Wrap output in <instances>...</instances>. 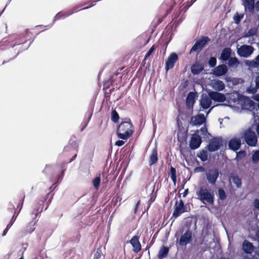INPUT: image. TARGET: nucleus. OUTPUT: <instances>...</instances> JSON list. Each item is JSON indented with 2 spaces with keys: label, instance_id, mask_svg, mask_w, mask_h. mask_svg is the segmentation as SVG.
I'll return each instance as SVG.
<instances>
[{
  "label": "nucleus",
  "instance_id": "nucleus-31",
  "mask_svg": "<svg viewBox=\"0 0 259 259\" xmlns=\"http://www.w3.org/2000/svg\"><path fill=\"white\" fill-rule=\"evenodd\" d=\"M194 103V95L192 93H190L186 99L187 106L190 108L192 107Z\"/></svg>",
  "mask_w": 259,
  "mask_h": 259
},
{
  "label": "nucleus",
  "instance_id": "nucleus-2",
  "mask_svg": "<svg viewBox=\"0 0 259 259\" xmlns=\"http://www.w3.org/2000/svg\"><path fill=\"white\" fill-rule=\"evenodd\" d=\"M198 199L203 204L205 202L210 204L214 203V193L212 191L204 187H200L196 192Z\"/></svg>",
  "mask_w": 259,
  "mask_h": 259
},
{
  "label": "nucleus",
  "instance_id": "nucleus-15",
  "mask_svg": "<svg viewBox=\"0 0 259 259\" xmlns=\"http://www.w3.org/2000/svg\"><path fill=\"white\" fill-rule=\"evenodd\" d=\"M209 85L213 90L218 92L223 91L225 88V83L219 79L211 80Z\"/></svg>",
  "mask_w": 259,
  "mask_h": 259
},
{
  "label": "nucleus",
  "instance_id": "nucleus-39",
  "mask_svg": "<svg viewBox=\"0 0 259 259\" xmlns=\"http://www.w3.org/2000/svg\"><path fill=\"white\" fill-rule=\"evenodd\" d=\"M252 161L254 163L259 161V150L255 151L252 156Z\"/></svg>",
  "mask_w": 259,
  "mask_h": 259
},
{
  "label": "nucleus",
  "instance_id": "nucleus-40",
  "mask_svg": "<svg viewBox=\"0 0 259 259\" xmlns=\"http://www.w3.org/2000/svg\"><path fill=\"white\" fill-rule=\"evenodd\" d=\"M256 34V30L254 29H251L246 32L244 35V37L252 36Z\"/></svg>",
  "mask_w": 259,
  "mask_h": 259
},
{
  "label": "nucleus",
  "instance_id": "nucleus-21",
  "mask_svg": "<svg viewBox=\"0 0 259 259\" xmlns=\"http://www.w3.org/2000/svg\"><path fill=\"white\" fill-rule=\"evenodd\" d=\"M243 5L245 10H248L251 14L254 12V0H243Z\"/></svg>",
  "mask_w": 259,
  "mask_h": 259
},
{
  "label": "nucleus",
  "instance_id": "nucleus-36",
  "mask_svg": "<svg viewBox=\"0 0 259 259\" xmlns=\"http://www.w3.org/2000/svg\"><path fill=\"white\" fill-rule=\"evenodd\" d=\"M101 182V179L100 176L97 177L93 180V184L96 190H98L99 188Z\"/></svg>",
  "mask_w": 259,
  "mask_h": 259
},
{
  "label": "nucleus",
  "instance_id": "nucleus-53",
  "mask_svg": "<svg viewBox=\"0 0 259 259\" xmlns=\"http://www.w3.org/2000/svg\"><path fill=\"white\" fill-rule=\"evenodd\" d=\"M254 9L257 12H259V1L256 2L255 4H254Z\"/></svg>",
  "mask_w": 259,
  "mask_h": 259
},
{
  "label": "nucleus",
  "instance_id": "nucleus-14",
  "mask_svg": "<svg viewBox=\"0 0 259 259\" xmlns=\"http://www.w3.org/2000/svg\"><path fill=\"white\" fill-rule=\"evenodd\" d=\"M241 145V139L240 137H234L232 138L229 142V147L233 151L238 150Z\"/></svg>",
  "mask_w": 259,
  "mask_h": 259
},
{
  "label": "nucleus",
  "instance_id": "nucleus-4",
  "mask_svg": "<svg viewBox=\"0 0 259 259\" xmlns=\"http://www.w3.org/2000/svg\"><path fill=\"white\" fill-rule=\"evenodd\" d=\"M244 141L246 144L251 147L256 146L257 138L254 132L250 129H248L244 131L243 134Z\"/></svg>",
  "mask_w": 259,
  "mask_h": 259
},
{
  "label": "nucleus",
  "instance_id": "nucleus-6",
  "mask_svg": "<svg viewBox=\"0 0 259 259\" xmlns=\"http://www.w3.org/2000/svg\"><path fill=\"white\" fill-rule=\"evenodd\" d=\"M254 50L251 46L244 45L237 48V53L241 57L248 58L252 54Z\"/></svg>",
  "mask_w": 259,
  "mask_h": 259
},
{
  "label": "nucleus",
  "instance_id": "nucleus-32",
  "mask_svg": "<svg viewBox=\"0 0 259 259\" xmlns=\"http://www.w3.org/2000/svg\"><path fill=\"white\" fill-rule=\"evenodd\" d=\"M36 222L37 221H32L27 224L25 228L26 233L31 234L33 232L35 229L34 226Z\"/></svg>",
  "mask_w": 259,
  "mask_h": 259
},
{
  "label": "nucleus",
  "instance_id": "nucleus-12",
  "mask_svg": "<svg viewBox=\"0 0 259 259\" xmlns=\"http://www.w3.org/2000/svg\"><path fill=\"white\" fill-rule=\"evenodd\" d=\"M212 103V100L209 96V94L207 95L205 94H203L201 96L200 100V105L201 108L203 109H206L209 108Z\"/></svg>",
  "mask_w": 259,
  "mask_h": 259
},
{
  "label": "nucleus",
  "instance_id": "nucleus-10",
  "mask_svg": "<svg viewBox=\"0 0 259 259\" xmlns=\"http://www.w3.org/2000/svg\"><path fill=\"white\" fill-rule=\"evenodd\" d=\"M186 211V207L185 206L182 200L177 201L175 205V209L172 213V216L175 218L178 217L181 214Z\"/></svg>",
  "mask_w": 259,
  "mask_h": 259
},
{
  "label": "nucleus",
  "instance_id": "nucleus-46",
  "mask_svg": "<svg viewBox=\"0 0 259 259\" xmlns=\"http://www.w3.org/2000/svg\"><path fill=\"white\" fill-rule=\"evenodd\" d=\"M201 132V134L204 136H206L208 134L207 129L205 126L202 127L199 132Z\"/></svg>",
  "mask_w": 259,
  "mask_h": 259
},
{
  "label": "nucleus",
  "instance_id": "nucleus-33",
  "mask_svg": "<svg viewBox=\"0 0 259 259\" xmlns=\"http://www.w3.org/2000/svg\"><path fill=\"white\" fill-rule=\"evenodd\" d=\"M231 178L232 182L236 186L237 188L241 187L242 185L241 181L238 176H231Z\"/></svg>",
  "mask_w": 259,
  "mask_h": 259
},
{
  "label": "nucleus",
  "instance_id": "nucleus-38",
  "mask_svg": "<svg viewBox=\"0 0 259 259\" xmlns=\"http://www.w3.org/2000/svg\"><path fill=\"white\" fill-rule=\"evenodd\" d=\"M219 198L221 200H224L226 198V195L225 191L223 189H220L218 191Z\"/></svg>",
  "mask_w": 259,
  "mask_h": 259
},
{
  "label": "nucleus",
  "instance_id": "nucleus-55",
  "mask_svg": "<svg viewBox=\"0 0 259 259\" xmlns=\"http://www.w3.org/2000/svg\"><path fill=\"white\" fill-rule=\"evenodd\" d=\"M10 228H8V226H7V228L4 230V231L3 232V233L2 235L3 236H4L6 235V234L7 233V232Z\"/></svg>",
  "mask_w": 259,
  "mask_h": 259
},
{
  "label": "nucleus",
  "instance_id": "nucleus-62",
  "mask_svg": "<svg viewBox=\"0 0 259 259\" xmlns=\"http://www.w3.org/2000/svg\"><path fill=\"white\" fill-rule=\"evenodd\" d=\"M212 108H213V107H212L211 108H210V109L209 110V111H208L207 112V114H208L210 112Z\"/></svg>",
  "mask_w": 259,
  "mask_h": 259
},
{
  "label": "nucleus",
  "instance_id": "nucleus-28",
  "mask_svg": "<svg viewBox=\"0 0 259 259\" xmlns=\"http://www.w3.org/2000/svg\"><path fill=\"white\" fill-rule=\"evenodd\" d=\"M242 249L245 253H251L253 251L254 247L251 243L245 240L242 244Z\"/></svg>",
  "mask_w": 259,
  "mask_h": 259
},
{
  "label": "nucleus",
  "instance_id": "nucleus-37",
  "mask_svg": "<svg viewBox=\"0 0 259 259\" xmlns=\"http://www.w3.org/2000/svg\"><path fill=\"white\" fill-rule=\"evenodd\" d=\"M244 14H238V13L234 16V20L236 24H239L241 20L243 19Z\"/></svg>",
  "mask_w": 259,
  "mask_h": 259
},
{
  "label": "nucleus",
  "instance_id": "nucleus-17",
  "mask_svg": "<svg viewBox=\"0 0 259 259\" xmlns=\"http://www.w3.org/2000/svg\"><path fill=\"white\" fill-rule=\"evenodd\" d=\"M208 93L211 100L214 101L222 102L225 101L226 99L224 94L219 93L218 92L211 91Z\"/></svg>",
  "mask_w": 259,
  "mask_h": 259
},
{
  "label": "nucleus",
  "instance_id": "nucleus-34",
  "mask_svg": "<svg viewBox=\"0 0 259 259\" xmlns=\"http://www.w3.org/2000/svg\"><path fill=\"white\" fill-rule=\"evenodd\" d=\"M170 178L172 180V182L174 184H176L177 181V177H176V169L171 166L170 168Z\"/></svg>",
  "mask_w": 259,
  "mask_h": 259
},
{
  "label": "nucleus",
  "instance_id": "nucleus-18",
  "mask_svg": "<svg viewBox=\"0 0 259 259\" xmlns=\"http://www.w3.org/2000/svg\"><path fill=\"white\" fill-rule=\"evenodd\" d=\"M227 71L228 69L226 65H220L213 69V74L216 76H220L225 74Z\"/></svg>",
  "mask_w": 259,
  "mask_h": 259
},
{
  "label": "nucleus",
  "instance_id": "nucleus-52",
  "mask_svg": "<svg viewBox=\"0 0 259 259\" xmlns=\"http://www.w3.org/2000/svg\"><path fill=\"white\" fill-rule=\"evenodd\" d=\"M254 205L255 208L259 209V199H255L254 201Z\"/></svg>",
  "mask_w": 259,
  "mask_h": 259
},
{
  "label": "nucleus",
  "instance_id": "nucleus-26",
  "mask_svg": "<svg viewBox=\"0 0 259 259\" xmlns=\"http://www.w3.org/2000/svg\"><path fill=\"white\" fill-rule=\"evenodd\" d=\"M228 61V65L230 68L236 69L240 64V62L236 57H231Z\"/></svg>",
  "mask_w": 259,
  "mask_h": 259
},
{
  "label": "nucleus",
  "instance_id": "nucleus-11",
  "mask_svg": "<svg viewBox=\"0 0 259 259\" xmlns=\"http://www.w3.org/2000/svg\"><path fill=\"white\" fill-rule=\"evenodd\" d=\"M178 59V56L176 53H172L170 54L165 62V70L167 71L173 68Z\"/></svg>",
  "mask_w": 259,
  "mask_h": 259
},
{
  "label": "nucleus",
  "instance_id": "nucleus-8",
  "mask_svg": "<svg viewBox=\"0 0 259 259\" xmlns=\"http://www.w3.org/2000/svg\"><path fill=\"white\" fill-rule=\"evenodd\" d=\"M209 38L207 37H203L202 38L197 40L191 48L190 53L193 52H199L207 42Z\"/></svg>",
  "mask_w": 259,
  "mask_h": 259
},
{
  "label": "nucleus",
  "instance_id": "nucleus-42",
  "mask_svg": "<svg viewBox=\"0 0 259 259\" xmlns=\"http://www.w3.org/2000/svg\"><path fill=\"white\" fill-rule=\"evenodd\" d=\"M217 64V59L215 57H211L208 61L210 67H214Z\"/></svg>",
  "mask_w": 259,
  "mask_h": 259
},
{
  "label": "nucleus",
  "instance_id": "nucleus-43",
  "mask_svg": "<svg viewBox=\"0 0 259 259\" xmlns=\"http://www.w3.org/2000/svg\"><path fill=\"white\" fill-rule=\"evenodd\" d=\"M102 255L101 249L99 248L97 249L96 253L94 254V259H99Z\"/></svg>",
  "mask_w": 259,
  "mask_h": 259
},
{
  "label": "nucleus",
  "instance_id": "nucleus-41",
  "mask_svg": "<svg viewBox=\"0 0 259 259\" xmlns=\"http://www.w3.org/2000/svg\"><path fill=\"white\" fill-rule=\"evenodd\" d=\"M119 119V115L118 113L115 111H113L112 112V120L116 123Z\"/></svg>",
  "mask_w": 259,
  "mask_h": 259
},
{
  "label": "nucleus",
  "instance_id": "nucleus-16",
  "mask_svg": "<svg viewBox=\"0 0 259 259\" xmlns=\"http://www.w3.org/2000/svg\"><path fill=\"white\" fill-rule=\"evenodd\" d=\"M222 146L221 140L219 139H214L211 141L208 145V150L210 152H214L218 150Z\"/></svg>",
  "mask_w": 259,
  "mask_h": 259
},
{
  "label": "nucleus",
  "instance_id": "nucleus-56",
  "mask_svg": "<svg viewBox=\"0 0 259 259\" xmlns=\"http://www.w3.org/2000/svg\"><path fill=\"white\" fill-rule=\"evenodd\" d=\"M188 189H186L185 190V191L184 192V193H183V197H186L187 196V195L188 194Z\"/></svg>",
  "mask_w": 259,
  "mask_h": 259
},
{
  "label": "nucleus",
  "instance_id": "nucleus-50",
  "mask_svg": "<svg viewBox=\"0 0 259 259\" xmlns=\"http://www.w3.org/2000/svg\"><path fill=\"white\" fill-rule=\"evenodd\" d=\"M124 142L122 140H118L115 142V145L117 146H121L124 144Z\"/></svg>",
  "mask_w": 259,
  "mask_h": 259
},
{
  "label": "nucleus",
  "instance_id": "nucleus-63",
  "mask_svg": "<svg viewBox=\"0 0 259 259\" xmlns=\"http://www.w3.org/2000/svg\"><path fill=\"white\" fill-rule=\"evenodd\" d=\"M19 259H24L23 256L22 255L21 257H20Z\"/></svg>",
  "mask_w": 259,
  "mask_h": 259
},
{
  "label": "nucleus",
  "instance_id": "nucleus-44",
  "mask_svg": "<svg viewBox=\"0 0 259 259\" xmlns=\"http://www.w3.org/2000/svg\"><path fill=\"white\" fill-rule=\"evenodd\" d=\"M41 210H42L41 209L40 210H39V208L34 209V210L32 213V219L33 220L35 219L36 218L38 214L41 212Z\"/></svg>",
  "mask_w": 259,
  "mask_h": 259
},
{
  "label": "nucleus",
  "instance_id": "nucleus-51",
  "mask_svg": "<svg viewBox=\"0 0 259 259\" xmlns=\"http://www.w3.org/2000/svg\"><path fill=\"white\" fill-rule=\"evenodd\" d=\"M245 155V152L244 151H241L237 153V157L244 156Z\"/></svg>",
  "mask_w": 259,
  "mask_h": 259
},
{
  "label": "nucleus",
  "instance_id": "nucleus-3",
  "mask_svg": "<svg viewBox=\"0 0 259 259\" xmlns=\"http://www.w3.org/2000/svg\"><path fill=\"white\" fill-rule=\"evenodd\" d=\"M243 109H246L251 112L253 116L255 117V112L257 108L253 101L248 98L243 97L239 104Z\"/></svg>",
  "mask_w": 259,
  "mask_h": 259
},
{
  "label": "nucleus",
  "instance_id": "nucleus-7",
  "mask_svg": "<svg viewBox=\"0 0 259 259\" xmlns=\"http://www.w3.org/2000/svg\"><path fill=\"white\" fill-rule=\"evenodd\" d=\"M201 142L202 140L201 137L199 135V131L197 130L191 137L189 147L192 150L196 149L200 147Z\"/></svg>",
  "mask_w": 259,
  "mask_h": 259
},
{
  "label": "nucleus",
  "instance_id": "nucleus-19",
  "mask_svg": "<svg viewBox=\"0 0 259 259\" xmlns=\"http://www.w3.org/2000/svg\"><path fill=\"white\" fill-rule=\"evenodd\" d=\"M139 238L138 236H134L130 240V243L133 247V251L136 253H138L141 249V245Z\"/></svg>",
  "mask_w": 259,
  "mask_h": 259
},
{
  "label": "nucleus",
  "instance_id": "nucleus-22",
  "mask_svg": "<svg viewBox=\"0 0 259 259\" xmlns=\"http://www.w3.org/2000/svg\"><path fill=\"white\" fill-rule=\"evenodd\" d=\"M231 57V49L230 48L224 49L221 53L220 59L223 62H226Z\"/></svg>",
  "mask_w": 259,
  "mask_h": 259
},
{
  "label": "nucleus",
  "instance_id": "nucleus-61",
  "mask_svg": "<svg viewBox=\"0 0 259 259\" xmlns=\"http://www.w3.org/2000/svg\"><path fill=\"white\" fill-rule=\"evenodd\" d=\"M154 201V199H153L152 197H151L150 200H149V202H151V203Z\"/></svg>",
  "mask_w": 259,
  "mask_h": 259
},
{
  "label": "nucleus",
  "instance_id": "nucleus-60",
  "mask_svg": "<svg viewBox=\"0 0 259 259\" xmlns=\"http://www.w3.org/2000/svg\"><path fill=\"white\" fill-rule=\"evenodd\" d=\"M196 1V0H191V4L189 6V7H190V6H191L194 2H195Z\"/></svg>",
  "mask_w": 259,
  "mask_h": 259
},
{
  "label": "nucleus",
  "instance_id": "nucleus-64",
  "mask_svg": "<svg viewBox=\"0 0 259 259\" xmlns=\"http://www.w3.org/2000/svg\"><path fill=\"white\" fill-rule=\"evenodd\" d=\"M219 120L220 121V123H222V120H223V119H221H221H219Z\"/></svg>",
  "mask_w": 259,
  "mask_h": 259
},
{
  "label": "nucleus",
  "instance_id": "nucleus-35",
  "mask_svg": "<svg viewBox=\"0 0 259 259\" xmlns=\"http://www.w3.org/2000/svg\"><path fill=\"white\" fill-rule=\"evenodd\" d=\"M197 156L202 161H205L207 159V152L205 150L201 151L199 153L197 154Z\"/></svg>",
  "mask_w": 259,
  "mask_h": 259
},
{
  "label": "nucleus",
  "instance_id": "nucleus-48",
  "mask_svg": "<svg viewBox=\"0 0 259 259\" xmlns=\"http://www.w3.org/2000/svg\"><path fill=\"white\" fill-rule=\"evenodd\" d=\"M205 170L204 168L202 166H199L196 167L195 169V172H203Z\"/></svg>",
  "mask_w": 259,
  "mask_h": 259
},
{
  "label": "nucleus",
  "instance_id": "nucleus-57",
  "mask_svg": "<svg viewBox=\"0 0 259 259\" xmlns=\"http://www.w3.org/2000/svg\"><path fill=\"white\" fill-rule=\"evenodd\" d=\"M76 156H77V154H75V155H74L72 157V158L71 159V160H70V161H69V162H71V161H73V160L76 158Z\"/></svg>",
  "mask_w": 259,
  "mask_h": 259
},
{
  "label": "nucleus",
  "instance_id": "nucleus-58",
  "mask_svg": "<svg viewBox=\"0 0 259 259\" xmlns=\"http://www.w3.org/2000/svg\"><path fill=\"white\" fill-rule=\"evenodd\" d=\"M91 116H92V115H91V114H90V115H89V119H88V121L87 123L85 124V125H84V126L83 127V128H82L81 131H82V130H83V128H84L85 127H86V126H87V124H88V122H89V120L90 119V118H91Z\"/></svg>",
  "mask_w": 259,
  "mask_h": 259
},
{
  "label": "nucleus",
  "instance_id": "nucleus-47",
  "mask_svg": "<svg viewBox=\"0 0 259 259\" xmlns=\"http://www.w3.org/2000/svg\"><path fill=\"white\" fill-rule=\"evenodd\" d=\"M71 147H72L76 151H78L77 147L78 144L76 141H73L71 144Z\"/></svg>",
  "mask_w": 259,
  "mask_h": 259
},
{
  "label": "nucleus",
  "instance_id": "nucleus-23",
  "mask_svg": "<svg viewBox=\"0 0 259 259\" xmlns=\"http://www.w3.org/2000/svg\"><path fill=\"white\" fill-rule=\"evenodd\" d=\"M254 82L255 83V87L250 85L246 89V92L248 93L254 94L257 92V89H259V73L255 77Z\"/></svg>",
  "mask_w": 259,
  "mask_h": 259
},
{
  "label": "nucleus",
  "instance_id": "nucleus-9",
  "mask_svg": "<svg viewBox=\"0 0 259 259\" xmlns=\"http://www.w3.org/2000/svg\"><path fill=\"white\" fill-rule=\"evenodd\" d=\"M192 241V233L190 230H187L182 235L179 244L180 246H186Z\"/></svg>",
  "mask_w": 259,
  "mask_h": 259
},
{
  "label": "nucleus",
  "instance_id": "nucleus-30",
  "mask_svg": "<svg viewBox=\"0 0 259 259\" xmlns=\"http://www.w3.org/2000/svg\"><path fill=\"white\" fill-rule=\"evenodd\" d=\"M168 251H169L168 248L165 247V246H162L160 248V249L158 252V257L159 259H162V258H165L167 256V255L168 253Z\"/></svg>",
  "mask_w": 259,
  "mask_h": 259
},
{
  "label": "nucleus",
  "instance_id": "nucleus-25",
  "mask_svg": "<svg viewBox=\"0 0 259 259\" xmlns=\"http://www.w3.org/2000/svg\"><path fill=\"white\" fill-rule=\"evenodd\" d=\"M245 65L252 68H257L259 67V55H257L252 60H246L245 61Z\"/></svg>",
  "mask_w": 259,
  "mask_h": 259
},
{
  "label": "nucleus",
  "instance_id": "nucleus-5",
  "mask_svg": "<svg viewBox=\"0 0 259 259\" xmlns=\"http://www.w3.org/2000/svg\"><path fill=\"white\" fill-rule=\"evenodd\" d=\"M205 175L208 183L214 185L219 177V171L217 168L208 169L206 171Z\"/></svg>",
  "mask_w": 259,
  "mask_h": 259
},
{
  "label": "nucleus",
  "instance_id": "nucleus-29",
  "mask_svg": "<svg viewBox=\"0 0 259 259\" xmlns=\"http://www.w3.org/2000/svg\"><path fill=\"white\" fill-rule=\"evenodd\" d=\"M203 69V66L199 64H194L191 67V71L193 74H199Z\"/></svg>",
  "mask_w": 259,
  "mask_h": 259
},
{
  "label": "nucleus",
  "instance_id": "nucleus-24",
  "mask_svg": "<svg viewBox=\"0 0 259 259\" xmlns=\"http://www.w3.org/2000/svg\"><path fill=\"white\" fill-rule=\"evenodd\" d=\"M78 10H77V7H74L72 9V10L70 11L66 12V13H62L59 12L54 17V22H55L56 20L60 19H64L66 18V17L72 14L73 13L77 12Z\"/></svg>",
  "mask_w": 259,
  "mask_h": 259
},
{
  "label": "nucleus",
  "instance_id": "nucleus-45",
  "mask_svg": "<svg viewBox=\"0 0 259 259\" xmlns=\"http://www.w3.org/2000/svg\"><path fill=\"white\" fill-rule=\"evenodd\" d=\"M155 49V47L153 46L146 54L145 56V60L147 59L148 57L151 55V54L153 52Z\"/></svg>",
  "mask_w": 259,
  "mask_h": 259
},
{
  "label": "nucleus",
  "instance_id": "nucleus-59",
  "mask_svg": "<svg viewBox=\"0 0 259 259\" xmlns=\"http://www.w3.org/2000/svg\"><path fill=\"white\" fill-rule=\"evenodd\" d=\"M70 146H66V147H65L64 148V150H65V151H69V149H70Z\"/></svg>",
  "mask_w": 259,
  "mask_h": 259
},
{
  "label": "nucleus",
  "instance_id": "nucleus-20",
  "mask_svg": "<svg viewBox=\"0 0 259 259\" xmlns=\"http://www.w3.org/2000/svg\"><path fill=\"white\" fill-rule=\"evenodd\" d=\"M242 97H241L239 94L231 93L227 97V101L230 104L237 103L239 104Z\"/></svg>",
  "mask_w": 259,
  "mask_h": 259
},
{
  "label": "nucleus",
  "instance_id": "nucleus-49",
  "mask_svg": "<svg viewBox=\"0 0 259 259\" xmlns=\"http://www.w3.org/2000/svg\"><path fill=\"white\" fill-rule=\"evenodd\" d=\"M16 217H14V215L13 216L11 220L10 221V223L8 224V225H7V226H8V228H11V226L13 225L14 222H15V220H16Z\"/></svg>",
  "mask_w": 259,
  "mask_h": 259
},
{
  "label": "nucleus",
  "instance_id": "nucleus-13",
  "mask_svg": "<svg viewBox=\"0 0 259 259\" xmlns=\"http://www.w3.org/2000/svg\"><path fill=\"white\" fill-rule=\"evenodd\" d=\"M205 117L203 114H199L191 118L190 123L193 125H200L205 122Z\"/></svg>",
  "mask_w": 259,
  "mask_h": 259
},
{
  "label": "nucleus",
  "instance_id": "nucleus-1",
  "mask_svg": "<svg viewBox=\"0 0 259 259\" xmlns=\"http://www.w3.org/2000/svg\"><path fill=\"white\" fill-rule=\"evenodd\" d=\"M133 131V125L131 119L128 118L119 125L117 130V134L119 138L126 140L131 136Z\"/></svg>",
  "mask_w": 259,
  "mask_h": 259
},
{
  "label": "nucleus",
  "instance_id": "nucleus-27",
  "mask_svg": "<svg viewBox=\"0 0 259 259\" xmlns=\"http://www.w3.org/2000/svg\"><path fill=\"white\" fill-rule=\"evenodd\" d=\"M158 160L157 150L155 147L153 149L149 157V165L151 166L157 162Z\"/></svg>",
  "mask_w": 259,
  "mask_h": 259
},
{
  "label": "nucleus",
  "instance_id": "nucleus-54",
  "mask_svg": "<svg viewBox=\"0 0 259 259\" xmlns=\"http://www.w3.org/2000/svg\"><path fill=\"white\" fill-rule=\"evenodd\" d=\"M253 99L254 100L259 102V94H257L254 95L253 96Z\"/></svg>",
  "mask_w": 259,
  "mask_h": 259
}]
</instances>
